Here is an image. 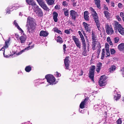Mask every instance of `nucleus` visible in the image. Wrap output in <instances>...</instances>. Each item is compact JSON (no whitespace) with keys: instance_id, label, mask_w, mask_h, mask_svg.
I'll list each match as a JSON object with an SVG mask.
<instances>
[{"instance_id":"f257e3e1","label":"nucleus","mask_w":124,"mask_h":124,"mask_svg":"<svg viewBox=\"0 0 124 124\" xmlns=\"http://www.w3.org/2000/svg\"><path fill=\"white\" fill-rule=\"evenodd\" d=\"M27 23L26 26L28 31L29 32L33 31L35 28L34 19L31 17H29L27 18Z\"/></svg>"},{"instance_id":"f03ea898","label":"nucleus","mask_w":124,"mask_h":124,"mask_svg":"<svg viewBox=\"0 0 124 124\" xmlns=\"http://www.w3.org/2000/svg\"><path fill=\"white\" fill-rule=\"evenodd\" d=\"M10 40V39L9 38L5 42V45L0 50V51L2 50L4 51L3 53V54L4 57H5L8 58L10 56H11L10 55H6L5 54V49H7L8 47V44L9 43Z\"/></svg>"},{"instance_id":"7ed1b4c3","label":"nucleus","mask_w":124,"mask_h":124,"mask_svg":"<svg viewBox=\"0 0 124 124\" xmlns=\"http://www.w3.org/2000/svg\"><path fill=\"white\" fill-rule=\"evenodd\" d=\"M45 78L46 79L47 82L50 85H53L56 84L55 82V79L53 75L50 74L48 75L45 76Z\"/></svg>"},{"instance_id":"20e7f679","label":"nucleus","mask_w":124,"mask_h":124,"mask_svg":"<svg viewBox=\"0 0 124 124\" xmlns=\"http://www.w3.org/2000/svg\"><path fill=\"white\" fill-rule=\"evenodd\" d=\"M115 27L116 29L118 30L119 32L122 35H124V28L117 21L115 22Z\"/></svg>"},{"instance_id":"39448f33","label":"nucleus","mask_w":124,"mask_h":124,"mask_svg":"<svg viewBox=\"0 0 124 124\" xmlns=\"http://www.w3.org/2000/svg\"><path fill=\"white\" fill-rule=\"evenodd\" d=\"M106 78L105 76L103 75L101 76L99 83L101 86H105L106 84Z\"/></svg>"},{"instance_id":"423d86ee","label":"nucleus","mask_w":124,"mask_h":124,"mask_svg":"<svg viewBox=\"0 0 124 124\" xmlns=\"http://www.w3.org/2000/svg\"><path fill=\"white\" fill-rule=\"evenodd\" d=\"M95 67L94 66H93L91 69L90 70L89 77L93 81H94V70Z\"/></svg>"},{"instance_id":"0eeeda50","label":"nucleus","mask_w":124,"mask_h":124,"mask_svg":"<svg viewBox=\"0 0 124 124\" xmlns=\"http://www.w3.org/2000/svg\"><path fill=\"white\" fill-rule=\"evenodd\" d=\"M72 37L76 46L79 48H80L81 46V43L78 39L74 36H72Z\"/></svg>"},{"instance_id":"6e6552de","label":"nucleus","mask_w":124,"mask_h":124,"mask_svg":"<svg viewBox=\"0 0 124 124\" xmlns=\"http://www.w3.org/2000/svg\"><path fill=\"white\" fill-rule=\"evenodd\" d=\"M35 8L33 10L39 16H42L43 15V13L40 8H39L38 6L35 7Z\"/></svg>"},{"instance_id":"1a4fd4ad","label":"nucleus","mask_w":124,"mask_h":124,"mask_svg":"<svg viewBox=\"0 0 124 124\" xmlns=\"http://www.w3.org/2000/svg\"><path fill=\"white\" fill-rule=\"evenodd\" d=\"M106 32L108 34H111L113 33L114 31L112 28L110 27L109 25L107 24L106 25Z\"/></svg>"},{"instance_id":"9d476101","label":"nucleus","mask_w":124,"mask_h":124,"mask_svg":"<svg viewBox=\"0 0 124 124\" xmlns=\"http://www.w3.org/2000/svg\"><path fill=\"white\" fill-rule=\"evenodd\" d=\"M85 30L87 32H89L91 31V27L90 24L85 22L83 23Z\"/></svg>"},{"instance_id":"9b49d317","label":"nucleus","mask_w":124,"mask_h":124,"mask_svg":"<svg viewBox=\"0 0 124 124\" xmlns=\"http://www.w3.org/2000/svg\"><path fill=\"white\" fill-rule=\"evenodd\" d=\"M69 56L66 57L64 60V63L66 67L65 69H69V63L70 62L69 60Z\"/></svg>"},{"instance_id":"f8f14e48","label":"nucleus","mask_w":124,"mask_h":124,"mask_svg":"<svg viewBox=\"0 0 124 124\" xmlns=\"http://www.w3.org/2000/svg\"><path fill=\"white\" fill-rule=\"evenodd\" d=\"M70 15L71 18L73 19H75L76 17L77 16L78 14L77 12L74 10H71L70 12Z\"/></svg>"},{"instance_id":"ddd939ff","label":"nucleus","mask_w":124,"mask_h":124,"mask_svg":"<svg viewBox=\"0 0 124 124\" xmlns=\"http://www.w3.org/2000/svg\"><path fill=\"white\" fill-rule=\"evenodd\" d=\"M26 2L29 5H32L33 6V10H34V8H35V7L36 6H38L36 5L34 1L32 0H29L27 1Z\"/></svg>"},{"instance_id":"4468645a","label":"nucleus","mask_w":124,"mask_h":124,"mask_svg":"<svg viewBox=\"0 0 124 124\" xmlns=\"http://www.w3.org/2000/svg\"><path fill=\"white\" fill-rule=\"evenodd\" d=\"M87 99L86 98H85L84 101H82L80 105V107L82 109H83L85 108V105L86 104V102Z\"/></svg>"},{"instance_id":"2eb2a0df","label":"nucleus","mask_w":124,"mask_h":124,"mask_svg":"<svg viewBox=\"0 0 124 124\" xmlns=\"http://www.w3.org/2000/svg\"><path fill=\"white\" fill-rule=\"evenodd\" d=\"M40 5L44 10L47 11H49L50 9L48 8L46 5L45 3L44 2Z\"/></svg>"},{"instance_id":"dca6fc26","label":"nucleus","mask_w":124,"mask_h":124,"mask_svg":"<svg viewBox=\"0 0 124 124\" xmlns=\"http://www.w3.org/2000/svg\"><path fill=\"white\" fill-rule=\"evenodd\" d=\"M39 34L41 36L45 37L48 35V33L46 31L42 30L40 31Z\"/></svg>"},{"instance_id":"f3484780","label":"nucleus","mask_w":124,"mask_h":124,"mask_svg":"<svg viewBox=\"0 0 124 124\" xmlns=\"http://www.w3.org/2000/svg\"><path fill=\"white\" fill-rule=\"evenodd\" d=\"M89 13L87 11H85L84 12V19L87 21H88L89 20Z\"/></svg>"},{"instance_id":"a211bd4d","label":"nucleus","mask_w":124,"mask_h":124,"mask_svg":"<svg viewBox=\"0 0 124 124\" xmlns=\"http://www.w3.org/2000/svg\"><path fill=\"white\" fill-rule=\"evenodd\" d=\"M53 18L54 21L57 22V21L58 14L55 12H54L53 13Z\"/></svg>"},{"instance_id":"6ab92c4d","label":"nucleus","mask_w":124,"mask_h":124,"mask_svg":"<svg viewBox=\"0 0 124 124\" xmlns=\"http://www.w3.org/2000/svg\"><path fill=\"white\" fill-rule=\"evenodd\" d=\"M104 13L105 17L107 19L111 17V14L106 11H104Z\"/></svg>"},{"instance_id":"aec40b11","label":"nucleus","mask_w":124,"mask_h":124,"mask_svg":"<svg viewBox=\"0 0 124 124\" xmlns=\"http://www.w3.org/2000/svg\"><path fill=\"white\" fill-rule=\"evenodd\" d=\"M19 39L21 43H24L26 40V36L25 35H23L21 36Z\"/></svg>"},{"instance_id":"412c9836","label":"nucleus","mask_w":124,"mask_h":124,"mask_svg":"<svg viewBox=\"0 0 124 124\" xmlns=\"http://www.w3.org/2000/svg\"><path fill=\"white\" fill-rule=\"evenodd\" d=\"M118 48L120 51H124V43H121L119 45Z\"/></svg>"},{"instance_id":"4be33fe9","label":"nucleus","mask_w":124,"mask_h":124,"mask_svg":"<svg viewBox=\"0 0 124 124\" xmlns=\"http://www.w3.org/2000/svg\"><path fill=\"white\" fill-rule=\"evenodd\" d=\"M120 96L121 95L120 94L117 93L116 91L115 92L114 98L115 100L116 101L118 100L120 98Z\"/></svg>"},{"instance_id":"5701e85b","label":"nucleus","mask_w":124,"mask_h":124,"mask_svg":"<svg viewBox=\"0 0 124 124\" xmlns=\"http://www.w3.org/2000/svg\"><path fill=\"white\" fill-rule=\"evenodd\" d=\"M14 24L15 25V26L22 33H23V31L22 29L18 25V23L16 22V21L15 20L14 22Z\"/></svg>"},{"instance_id":"b1692460","label":"nucleus","mask_w":124,"mask_h":124,"mask_svg":"<svg viewBox=\"0 0 124 124\" xmlns=\"http://www.w3.org/2000/svg\"><path fill=\"white\" fill-rule=\"evenodd\" d=\"M102 66V63H99L97 64L96 71L99 72L101 69V67Z\"/></svg>"},{"instance_id":"393cba45","label":"nucleus","mask_w":124,"mask_h":124,"mask_svg":"<svg viewBox=\"0 0 124 124\" xmlns=\"http://www.w3.org/2000/svg\"><path fill=\"white\" fill-rule=\"evenodd\" d=\"M116 67L114 65L112 66L109 69V71L111 73L113 72L115 70Z\"/></svg>"},{"instance_id":"a878e982","label":"nucleus","mask_w":124,"mask_h":124,"mask_svg":"<svg viewBox=\"0 0 124 124\" xmlns=\"http://www.w3.org/2000/svg\"><path fill=\"white\" fill-rule=\"evenodd\" d=\"M26 49H25L24 50H22L21 51H20V52H15L14 53V54L15 55H16L17 56L21 54L23 52H24L25 50Z\"/></svg>"},{"instance_id":"bb28decb","label":"nucleus","mask_w":124,"mask_h":124,"mask_svg":"<svg viewBox=\"0 0 124 124\" xmlns=\"http://www.w3.org/2000/svg\"><path fill=\"white\" fill-rule=\"evenodd\" d=\"M107 42L109 43L110 45L113 46V44L112 43V41L110 39V37H108L107 38Z\"/></svg>"},{"instance_id":"cd10ccee","label":"nucleus","mask_w":124,"mask_h":124,"mask_svg":"<svg viewBox=\"0 0 124 124\" xmlns=\"http://www.w3.org/2000/svg\"><path fill=\"white\" fill-rule=\"evenodd\" d=\"M47 3L49 5H52L54 1V0H45Z\"/></svg>"},{"instance_id":"c85d7f7f","label":"nucleus","mask_w":124,"mask_h":124,"mask_svg":"<svg viewBox=\"0 0 124 124\" xmlns=\"http://www.w3.org/2000/svg\"><path fill=\"white\" fill-rule=\"evenodd\" d=\"M56 41L57 42L60 44H61L63 42L62 39L59 37H57Z\"/></svg>"},{"instance_id":"c756f323","label":"nucleus","mask_w":124,"mask_h":124,"mask_svg":"<svg viewBox=\"0 0 124 124\" xmlns=\"http://www.w3.org/2000/svg\"><path fill=\"white\" fill-rule=\"evenodd\" d=\"M63 10L64 11V13L66 16H68L69 15V10L64 8Z\"/></svg>"},{"instance_id":"7c9ffc66","label":"nucleus","mask_w":124,"mask_h":124,"mask_svg":"<svg viewBox=\"0 0 124 124\" xmlns=\"http://www.w3.org/2000/svg\"><path fill=\"white\" fill-rule=\"evenodd\" d=\"M31 68L30 66H26L25 69V70L27 72H29L31 70Z\"/></svg>"},{"instance_id":"2f4dec72","label":"nucleus","mask_w":124,"mask_h":124,"mask_svg":"<svg viewBox=\"0 0 124 124\" xmlns=\"http://www.w3.org/2000/svg\"><path fill=\"white\" fill-rule=\"evenodd\" d=\"M96 5L97 6V7L100 8V0H95Z\"/></svg>"},{"instance_id":"473e14b6","label":"nucleus","mask_w":124,"mask_h":124,"mask_svg":"<svg viewBox=\"0 0 124 124\" xmlns=\"http://www.w3.org/2000/svg\"><path fill=\"white\" fill-rule=\"evenodd\" d=\"M81 41H82V44L83 45V48L84 49H86V43H85V39L81 40Z\"/></svg>"},{"instance_id":"72a5a7b5","label":"nucleus","mask_w":124,"mask_h":124,"mask_svg":"<svg viewBox=\"0 0 124 124\" xmlns=\"http://www.w3.org/2000/svg\"><path fill=\"white\" fill-rule=\"evenodd\" d=\"M53 30L54 32H55L59 34H61L62 32L60 30H59L57 28H54L53 29Z\"/></svg>"},{"instance_id":"f704fd0d","label":"nucleus","mask_w":124,"mask_h":124,"mask_svg":"<svg viewBox=\"0 0 124 124\" xmlns=\"http://www.w3.org/2000/svg\"><path fill=\"white\" fill-rule=\"evenodd\" d=\"M97 42L95 41H94L92 42V49L93 50L95 49V47L96 45L97 44Z\"/></svg>"},{"instance_id":"c9c22d12","label":"nucleus","mask_w":124,"mask_h":124,"mask_svg":"<svg viewBox=\"0 0 124 124\" xmlns=\"http://www.w3.org/2000/svg\"><path fill=\"white\" fill-rule=\"evenodd\" d=\"M93 16L94 17V19H98V16L96 12H94V13L92 14Z\"/></svg>"},{"instance_id":"e433bc0d","label":"nucleus","mask_w":124,"mask_h":124,"mask_svg":"<svg viewBox=\"0 0 124 124\" xmlns=\"http://www.w3.org/2000/svg\"><path fill=\"white\" fill-rule=\"evenodd\" d=\"M105 49H103L102 50V53L101 57V59H103L104 58V57L105 55Z\"/></svg>"},{"instance_id":"4c0bfd02","label":"nucleus","mask_w":124,"mask_h":124,"mask_svg":"<svg viewBox=\"0 0 124 124\" xmlns=\"http://www.w3.org/2000/svg\"><path fill=\"white\" fill-rule=\"evenodd\" d=\"M116 124H121L122 123V121L121 118L118 119L116 121Z\"/></svg>"},{"instance_id":"58836bf2","label":"nucleus","mask_w":124,"mask_h":124,"mask_svg":"<svg viewBox=\"0 0 124 124\" xmlns=\"http://www.w3.org/2000/svg\"><path fill=\"white\" fill-rule=\"evenodd\" d=\"M109 46L108 44V43H106L105 45V48L106 49V51H108L109 50Z\"/></svg>"},{"instance_id":"ea45409f","label":"nucleus","mask_w":124,"mask_h":124,"mask_svg":"<svg viewBox=\"0 0 124 124\" xmlns=\"http://www.w3.org/2000/svg\"><path fill=\"white\" fill-rule=\"evenodd\" d=\"M70 30H72L71 29H70L69 30H65L64 32L66 34H70Z\"/></svg>"},{"instance_id":"a19ab883","label":"nucleus","mask_w":124,"mask_h":124,"mask_svg":"<svg viewBox=\"0 0 124 124\" xmlns=\"http://www.w3.org/2000/svg\"><path fill=\"white\" fill-rule=\"evenodd\" d=\"M12 8V7H8L7 10V13H9L10 11H11V9Z\"/></svg>"},{"instance_id":"79ce46f5","label":"nucleus","mask_w":124,"mask_h":124,"mask_svg":"<svg viewBox=\"0 0 124 124\" xmlns=\"http://www.w3.org/2000/svg\"><path fill=\"white\" fill-rule=\"evenodd\" d=\"M110 51L111 54H113L116 52L115 50L114 49H110Z\"/></svg>"},{"instance_id":"37998d69","label":"nucleus","mask_w":124,"mask_h":124,"mask_svg":"<svg viewBox=\"0 0 124 124\" xmlns=\"http://www.w3.org/2000/svg\"><path fill=\"white\" fill-rule=\"evenodd\" d=\"M114 42L115 43H117L119 41V38L118 37H116L114 39Z\"/></svg>"},{"instance_id":"c03bdc74","label":"nucleus","mask_w":124,"mask_h":124,"mask_svg":"<svg viewBox=\"0 0 124 124\" xmlns=\"http://www.w3.org/2000/svg\"><path fill=\"white\" fill-rule=\"evenodd\" d=\"M36 0L38 3L39 5L44 2L43 0Z\"/></svg>"},{"instance_id":"a18cd8bd","label":"nucleus","mask_w":124,"mask_h":124,"mask_svg":"<svg viewBox=\"0 0 124 124\" xmlns=\"http://www.w3.org/2000/svg\"><path fill=\"white\" fill-rule=\"evenodd\" d=\"M55 75L57 77H60L61 76V74L57 72H56L55 73Z\"/></svg>"},{"instance_id":"49530a36","label":"nucleus","mask_w":124,"mask_h":124,"mask_svg":"<svg viewBox=\"0 0 124 124\" xmlns=\"http://www.w3.org/2000/svg\"><path fill=\"white\" fill-rule=\"evenodd\" d=\"M121 71L122 76L123 77H124V67L122 69Z\"/></svg>"},{"instance_id":"de8ad7c7","label":"nucleus","mask_w":124,"mask_h":124,"mask_svg":"<svg viewBox=\"0 0 124 124\" xmlns=\"http://www.w3.org/2000/svg\"><path fill=\"white\" fill-rule=\"evenodd\" d=\"M106 54L107 56L106 57L109 56L110 55V53L109 52V50L108 51L106 50Z\"/></svg>"},{"instance_id":"09e8293b","label":"nucleus","mask_w":124,"mask_h":124,"mask_svg":"<svg viewBox=\"0 0 124 124\" xmlns=\"http://www.w3.org/2000/svg\"><path fill=\"white\" fill-rule=\"evenodd\" d=\"M96 24L97 27L98 28V30H99L100 31L101 28L100 27V23H99L97 24Z\"/></svg>"},{"instance_id":"8fccbe9b","label":"nucleus","mask_w":124,"mask_h":124,"mask_svg":"<svg viewBox=\"0 0 124 124\" xmlns=\"http://www.w3.org/2000/svg\"><path fill=\"white\" fill-rule=\"evenodd\" d=\"M116 18L117 20L119 21H120L121 20V18L118 15H116Z\"/></svg>"},{"instance_id":"3c124183","label":"nucleus","mask_w":124,"mask_h":124,"mask_svg":"<svg viewBox=\"0 0 124 124\" xmlns=\"http://www.w3.org/2000/svg\"><path fill=\"white\" fill-rule=\"evenodd\" d=\"M90 9L91 11L93 13H94V12H96L94 9L92 7L90 8Z\"/></svg>"},{"instance_id":"603ef678","label":"nucleus","mask_w":124,"mask_h":124,"mask_svg":"<svg viewBox=\"0 0 124 124\" xmlns=\"http://www.w3.org/2000/svg\"><path fill=\"white\" fill-rule=\"evenodd\" d=\"M95 35L92 33V39L93 40L95 39Z\"/></svg>"},{"instance_id":"864d4df0","label":"nucleus","mask_w":124,"mask_h":124,"mask_svg":"<svg viewBox=\"0 0 124 124\" xmlns=\"http://www.w3.org/2000/svg\"><path fill=\"white\" fill-rule=\"evenodd\" d=\"M15 36L17 38V39L18 40L19 39V36L18 34L16 33L15 34Z\"/></svg>"},{"instance_id":"5fc2aeb1","label":"nucleus","mask_w":124,"mask_h":124,"mask_svg":"<svg viewBox=\"0 0 124 124\" xmlns=\"http://www.w3.org/2000/svg\"><path fill=\"white\" fill-rule=\"evenodd\" d=\"M63 5L64 6H66L68 5L67 3L65 1H64L63 2Z\"/></svg>"},{"instance_id":"6e6d98bb","label":"nucleus","mask_w":124,"mask_h":124,"mask_svg":"<svg viewBox=\"0 0 124 124\" xmlns=\"http://www.w3.org/2000/svg\"><path fill=\"white\" fill-rule=\"evenodd\" d=\"M94 20L95 21V23H96V24L100 23H99L98 19H94Z\"/></svg>"},{"instance_id":"4d7b16f0","label":"nucleus","mask_w":124,"mask_h":124,"mask_svg":"<svg viewBox=\"0 0 124 124\" xmlns=\"http://www.w3.org/2000/svg\"><path fill=\"white\" fill-rule=\"evenodd\" d=\"M98 106L97 105H95L94 106V109H96V108H97L98 109H100L101 108L100 107H98Z\"/></svg>"},{"instance_id":"13d9d810","label":"nucleus","mask_w":124,"mask_h":124,"mask_svg":"<svg viewBox=\"0 0 124 124\" xmlns=\"http://www.w3.org/2000/svg\"><path fill=\"white\" fill-rule=\"evenodd\" d=\"M66 45L65 44H64L63 45V49L65 52L66 51Z\"/></svg>"},{"instance_id":"bf43d9fd","label":"nucleus","mask_w":124,"mask_h":124,"mask_svg":"<svg viewBox=\"0 0 124 124\" xmlns=\"http://www.w3.org/2000/svg\"><path fill=\"white\" fill-rule=\"evenodd\" d=\"M80 36V37L81 38V40L85 39L84 37L82 34Z\"/></svg>"},{"instance_id":"052dcab7","label":"nucleus","mask_w":124,"mask_h":124,"mask_svg":"<svg viewBox=\"0 0 124 124\" xmlns=\"http://www.w3.org/2000/svg\"><path fill=\"white\" fill-rule=\"evenodd\" d=\"M80 36V37L81 38V40L85 39L84 37L82 34Z\"/></svg>"},{"instance_id":"680f3d73","label":"nucleus","mask_w":124,"mask_h":124,"mask_svg":"<svg viewBox=\"0 0 124 124\" xmlns=\"http://www.w3.org/2000/svg\"><path fill=\"white\" fill-rule=\"evenodd\" d=\"M120 16L122 17V18L123 17H124V14L123 13V12H121L120 14Z\"/></svg>"},{"instance_id":"e2e57ef3","label":"nucleus","mask_w":124,"mask_h":124,"mask_svg":"<svg viewBox=\"0 0 124 124\" xmlns=\"http://www.w3.org/2000/svg\"><path fill=\"white\" fill-rule=\"evenodd\" d=\"M111 5L113 7H114L115 6L114 3L113 2H111Z\"/></svg>"},{"instance_id":"0e129e2a","label":"nucleus","mask_w":124,"mask_h":124,"mask_svg":"<svg viewBox=\"0 0 124 124\" xmlns=\"http://www.w3.org/2000/svg\"><path fill=\"white\" fill-rule=\"evenodd\" d=\"M16 5L15 6L16 7V8H17V7H18V8H20V7H23V6H17V4H16Z\"/></svg>"},{"instance_id":"69168bd1","label":"nucleus","mask_w":124,"mask_h":124,"mask_svg":"<svg viewBox=\"0 0 124 124\" xmlns=\"http://www.w3.org/2000/svg\"><path fill=\"white\" fill-rule=\"evenodd\" d=\"M122 4L121 3H119L118 4V6L120 7L121 8L122 7Z\"/></svg>"},{"instance_id":"338daca9","label":"nucleus","mask_w":124,"mask_h":124,"mask_svg":"<svg viewBox=\"0 0 124 124\" xmlns=\"http://www.w3.org/2000/svg\"><path fill=\"white\" fill-rule=\"evenodd\" d=\"M81 74H79V75L82 76L83 74V72L82 70H81L80 71Z\"/></svg>"},{"instance_id":"774afa93","label":"nucleus","mask_w":124,"mask_h":124,"mask_svg":"<svg viewBox=\"0 0 124 124\" xmlns=\"http://www.w3.org/2000/svg\"><path fill=\"white\" fill-rule=\"evenodd\" d=\"M32 8H33V6L32 7L30 6H29V10H31Z\"/></svg>"}]
</instances>
